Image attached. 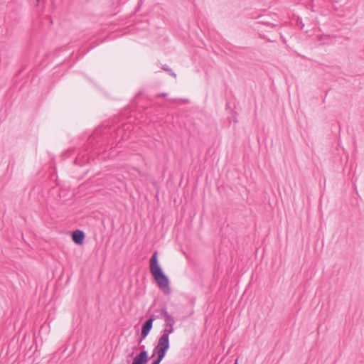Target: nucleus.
<instances>
[{
	"label": "nucleus",
	"instance_id": "obj_2",
	"mask_svg": "<svg viewBox=\"0 0 364 364\" xmlns=\"http://www.w3.org/2000/svg\"><path fill=\"white\" fill-rule=\"evenodd\" d=\"M174 326L171 325H164V328L161 331V336L159 337L158 340L157 345L159 346H162L167 349L170 347L169 343V335L174 331Z\"/></svg>",
	"mask_w": 364,
	"mask_h": 364
},
{
	"label": "nucleus",
	"instance_id": "obj_7",
	"mask_svg": "<svg viewBox=\"0 0 364 364\" xmlns=\"http://www.w3.org/2000/svg\"><path fill=\"white\" fill-rule=\"evenodd\" d=\"M165 320V324L164 325H171V326H174L175 324V319L173 318V317L170 315L169 316H168Z\"/></svg>",
	"mask_w": 364,
	"mask_h": 364
},
{
	"label": "nucleus",
	"instance_id": "obj_6",
	"mask_svg": "<svg viewBox=\"0 0 364 364\" xmlns=\"http://www.w3.org/2000/svg\"><path fill=\"white\" fill-rule=\"evenodd\" d=\"M85 233L83 231L77 230L72 234L73 241L77 245H82L85 239Z\"/></svg>",
	"mask_w": 364,
	"mask_h": 364
},
{
	"label": "nucleus",
	"instance_id": "obj_9",
	"mask_svg": "<svg viewBox=\"0 0 364 364\" xmlns=\"http://www.w3.org/2000/svg\"><path fill=\"white\" fill-rule=\"evenodd\" d=\"M160 311H161V315H162V318H164V319H166L168 316H170V314L168 313L166 307L161 309Z\"/></svg>",
	"mask_w": 364,
	"mask_h": 364
},
{
	"label": "nucleus",
	"instance_id": "obj_11",
	"mask_svg": "<svg viewBox=\"0 0 364 364\" xmlns=\"http://www.w3.org/2000/svg\"><path fill=\"white\" fill-rule=\"evenodd\" d=\"M166 93H159L157 95V97H166Z\"/></svg>",
	"mask_w": 364,
	"mask_h": 364
},
{
	"label": "nucleus",
	"instance_id": "obj_1",
	"mask_svg": "<svg viewBox=\"0 0 364 364\" xmlns=\"http://www.w3.org/2000/svg\"><path fill=\"white\" fill-rule=\"evenodd\" d=\"M150 272L156 281L158 287L165 293L169 291L168 277L163 272L158 262V252L156 251L149 260Z\"/></svg>",
	"mask_w": 364,
	"mask_h": 364
},
{
	"label": "nucleus",
	"instance_id": "obj_12",
	"mask_svg": "<svg viewBox=\"0 0 364 364\" xmlns=\"http://www.w3.org/2000/svg\"><path fill=\"white\" fill-rule=\"evenodd\" d=\"M235 364H237V360H235Z\"/></svg>",
	"mask_w": 364,
	"mask_h": 364
},
{
	"label": "nucleus",
	"instance_id": "obj_4",
	"mask_svg": "<svg viewBox=\"0 0 364 364\" xmlns=\"http://www.w3.org/2000/svg\"><path fill=\"white\" fill-rule=\"evenodd\" d=\"M155 320V317H149L142 325L141 339L139 343L148 336L151 329L152 328L153 322Z\"/></svg>",
	"mask_w": 364,
	"mask_h": 364
},
{
	"label": "nucleus",
	"instance_id": "obj_3",
	"mask_svg": "<svg viewBox=\"0 0 364 364\" xmlns=\"http://www.w3.org/2000/svg\"><path fill=\"white\" fill-rule=\"evenodd\" d=\"M168 350V349L166 348L156 345L154 348L151 357L153 358L155 356V355H156L157 358L152 362L151 364H159L161 361L164 358Z\"/></svg>",
	"mask_w": 364,
	"mask_h": 364
},
{
	"label": "nucleus",
	"instance_id": "obj_8",
	"mask_svg": "<svg viewBox=\"0 0 364 364\" xmlns=\"http://www.w3.org/2000/svg\"><path fill=\"white\" fill-rule=\"evenodd\" d=\"M162 69L167 72L170 75L173 76V77H176V73L171 70L170 69L168 65H164L162 66Z\"/></svg>",
	"mask_w": 364,
	"mask_h": 364
},
{
	"label": "nucleus",
	"instance_id": "obj_5",
	"mask_svg": "<svg viewBox=\"0 0 364 364\" xmlns=\"http://www.w3.org/2000/svg\"><path fill=\"white\" fill-rule=\"evenodd\" d=\"M148 360V353L144 350L136 355L132 364H146Z\"/></svg>",
	"mask_w": 364,
	"mask_h": 364
},
{
	"label": "nucleus",
	"instance_id": "obj_10",
	"mask_svg": "<svg viewBox=\"0 0 364 364\" xmlns=\"http://www.w3.org/2000/svg\"><path fill=\"white\" fill-rule=\"evenodd\" d=\"M155 313L156 314H152L150 317H155V319L162 318V315H161L160 310H156Z\"/></svg>",
	"mask_w": 364,
	"mask_h": 364
}]
</instances>
